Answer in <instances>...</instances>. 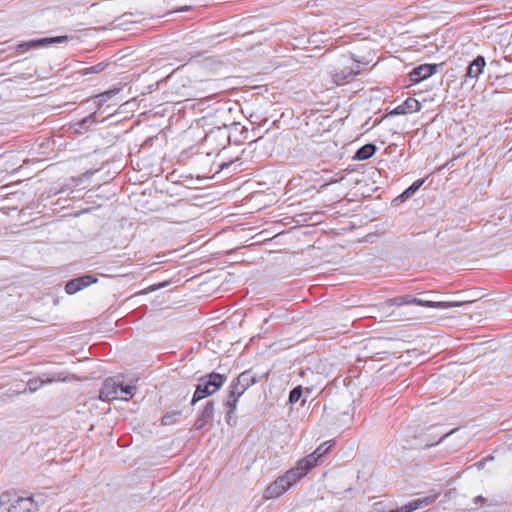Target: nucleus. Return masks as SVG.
I'll use <instances>...</instances> for the list:
<instances>
[{
    "instance_id": "6e6552de",
    "label": "nucleus",
    "mask_w": 512,
    "mask_h": 512,
    "mask_svg": "<svg viewBox=\"0 0 512 512\" xmlns=\"http://www.w3.org/2000/svg\"><path fill=\"white\" fill-rule=\"evenodd\" d=\"M96 281L97 279L94 276L85 275L67 282V284L65 285V291L68 294L73 295L78 291L82 290L83 288L95 283Z\"/></svg>"
},
{
    "instance_id": "c85d7f7f",
    "label": "nucleus",
    "mask_w": 512,
    "mask_h": 512,
    "mask_svg": "<svg viewBox=\"0 0 512 512\" xmlns=\"http://www.w3.org/2000/svg\"><path fill=\"white\" fill-rule=\"evenodd\" d=\"M413 194L409 191V189L407 188L402 194H401V198H409L411 197Z\"/></svg>"
},
{
    "instance_id": "5701e85b",
    "label": "nucleus",
    "mask_w": 512,
    "mask_h": 512,
    "mask_svg": "<svg viewBox=\"0 0 512 512\" xmlns=\"http://www.w3.org/2000/svg\"><path fill=\"white\" fill-rule=\"evenodd\" d=\"M302 388L300 386L294 388L289 394V402L294 404L299 401L302 396Z\"/></svg>"
},
{
    "instance_id": "f257e3e1",
    "label": "nucleus",
    "mask_w": 512,
    "mask_h": 512,
    "mask_svg": "<svg viewBox=\"0 0 512 512\" xmlns=\"http://www.w3.org/2000/svg\"><path fill=\"white\" fill-rule=\"evenodd\" d=\"M312 461L311 457L306 460H299L295 467L279 476L265 489L263 498L274 499L283 495L309 472V465L311 466Z\"/></svg>"
},
{
    "instance_id": "6ab92c4d",
    "label": "nucleus",
    "mask_w": 512,
    "mask_h": 512,
    "mask_svg": "<svg viewBox=\"0 0 512 512\" xmlns=\"http://www.w3.org/2000/svg\"><path fill=\"white\" fill-rule=\"evenodd\" d=\"M120 89L114 88L110 89L108 91H105L101 94H98L94 98V102L98 108L104 105L109 99H111L113 96L117 95L119 93Z\"/></svg>"
},
{
    "instance_id": "c756f323",
    "label": "nucleus",
    "mask_w": 512,
    "mask_h": 512,
    "mask_svg": "<svg viewBox=\"0 0 512 512\" xmlns=\"http://www.w3.org/2000/svg\"><path fill=\"white\" fill-rule=\"evenodd\" d=\"M484 499L482 496H477L475 499H474V502L477 504L478 502H482Z\"/></svg>"
},
{
    "instance_id": "2eb2a0df",
    "label": "nucleus",
    "mask_w": 512,
    "mask_h": 512,
    "mask_svg": "<svg viewBox=\"0 0 512 512\" xmlns=\"http://www.w3.org/2000/svg\"><path fill=\"white\" fill-rule=\"evenodd\" d=\"M238 400V398L231 397V395L228 394L227 399L224 402V406L226 409V422L228 425H233L232 422L234 420Z\"/></svg>"
},
{
    "instance_id": "a878e982",
    "label": "nucleus",
    "mask_w": 512,
    "mask_h": 512,
    "mask_svg": "<svg viewBox=\"0 0 512 512\" xmlns=\"http://www.w3.org/2000/svg\"><path fill=\"white\" fill-rule=\"evenodd\" d=\"M424 183V179L415 181L411 186L408 187L409 191L414 194Z\"/></svg>"
},
{
    "instance_id": "ddd939ff",
    "label": "nucleus",
    "mask_w": 512,
    "mask_h": 512,
    "mask_svg": "<svg viewBox=\"0 0 512 512\" xmlns=\"http://www.w3.org/2000/svg\"><path fill=\"white\" fill-rule=\"evenodd\" d=\"M118 390V384L115 381L108 379L104 382L100 390V399L103 401L120 399Z\"/></svg>"
},
{
    "instance_id": "1a4fd4ad",
    "label": "nucleus",
    "mask_w": 512,
    "mask_h": 512,
    "mask_svg": "<svg viewBox=\"0 0 512 512\" xmlns=\"http://www.w3.org/2000/svg\"><path fill=\"white\" fill-rule=\"evenodd\" d=\"M413 301H415V304L420 306H426L431 308H438V309H448L453 307H460L465 303H468V301H432L427 300L423 298H413Z\"/></svg>"
},
{
    "instance_id": "39448f33",
    "label": "nucleus",
    "mask_w": 512,
    "mask_h": 512,
    "mask_svg": "<svg viewBox=\"0 0 512 512\" xmlns=\"http://www.w3.org/2000/svg\"><path fill=\"white\" fill-rule=\"evenodd\" d=\"M68 41V36H57V37H46L41 39L30 40L28 42H24L18 44L16 46V50L25 52L29 49H37L40 47H46L48 45L63 43Z\"/></svg>"
},
{
    "instance_id": "393cba45",
    "label": "nucleus",
    "mask_w": 512,
    "mask_h": 512,
    "mask_svg": "<svg viewBox=\"0 0 512 512\" xmlns=\"http://www.w3.org/2000/svg\"><path fill=\"white\" fill-rule=\"evenodd\" d=\"M413 298L414 297H401L393 300V303L396 305L415 304Z\"/></svg>"
},
{
    "instance_id": "9d476101",
    "label": "nucleus",
    "mask_w": 512,
    "mask_h": 512,
    "mask_svg": "<svg viewBox=\"0 0 512 512\" xmlns=\"http://www.w3.org/2000/svg\"><path fill=\"white\" fill-rule=\"evenodd\" d=\"M435 499L436 495L418 498L398 507L397 509L393 510V512H412L427 507L428 505L432 504Z\"/></svg>"
},
{
    "instance_id": "cd10ccee",
    "label": "nucleus",
    "mask_w": 512,
    "mask_h": 512,
    "mask_svg": "<svg viewBox=\"0 0 512 512\" xmlns=\"http://www.w3.org/2000/svg\"><path fill=\"white\" fill-rule=\"evenodd\" d=\"M413 194L409 191V189L407 188L402 194H401V198H409L411 197Z\"/></svg>"
},
{
    "instance_id": "a211bd4d",
    "label": "nucleus",
    "mask_w": 512,
    "mask_h": 512,
    "mask_svg": "<svg viewBox=\"0 0 512 512\" xmlns=\"http://www.w3.org/2000/svg\"><path fill=\"white\" fill-rule=\"evenodd\" d=\"M236 381L240 386L247 390L250 386L256 383V378L250 371H245L236 378Z\"/></svg>"
},
{
    "instance_id": "412c9836",
    "label": "nucleus",
    "mask_w": 512,
    "mask_h": 512,
    "mask_svg": "<svg viewBox=\"0 0 512 512\" xmlns=\"http://www.w3.org/2000/svg\"><path fill=\"white\" fill-rule=\"evenodd\" d=\"M246 390L240 386V384H238V382L235 380L232 382L231 386H230V391H229V394L231 395V397H236V398H240L244 392Z\"/></svg>"
},
{
    "instance_id": "b1692460",
    "label": "nucleus",
    "mask_w": 512,
    "mask_h": 512,
    "mask_svg": "<svg viewBox=\"0 0 512 512\" xmlns=\"http://www.w3.org/2000/svg\"><path fill=\"white\" fill-rule=\"evenodd\" d=\"M177 416H179V412H174L172 414L164 415L162 417V424L163 425H170V424H172Z\"/></svg>"
},
{
    "instance_id": "9b49d317",
    "label": "nucleus",
    "mask_w": 512,
    "mask_h": 512,
    "mask_svg": "<svg viewBox=\"0 0 512 512\" xmlns=\"http://www.w3.org/2000/svg\"><path fill=\"white\" fill-rule=\"evenodd\" d=\"M421 109L420 102L412 97L407 98L402 104L395 107L390 114L391 115H403L418 112Z\"/></svg>"
},
{
    "instance_id": "f8f14e48",
    "label": "nucleus",
    "mask_w": 512,
    "mask_h": 512,
    "mask_svg": "<svg viewBox=\"0 0 512 512\" xmlns=\"http://www.w3.org/2000/svg\"><path fill=\"white\" fill-rule=\"evenodd\" d=\"M214 417V403L209 401L206 403L204 409L201 411L200 415L194 422V429L201 430L204 428L209 422L212 421Z\"/></svg>"
},
{
    "instance_id": "bb28decb",
    "label": "nucleus",
    "mask_w": 512,
    "mask_h": 512,
    "mask_svg": "<svg viewBox=\"0 0 512 512\" xmlns=\"http://www.w3.org/2000/svg\"><path fill=\"white\" fill-rule=\"evenodd\" d=\"M4 503H5V495H1L0 496V512H5Z\"/></svg>"
},
{
    "instance_id": "4468645a",
    "label": "nucleus",
    "mask_w": 512,
    "mask_h": 512,
    "mask_svg": "<svg viewBox=\"0 0 512 512\" xmlns=\"http://www.w3.org/2000/svg\"><path fill=\"white\" fill-rule=\"evenodd\" d=\"M485 67V59L482 56L476 57V59L468 66L466 76L469 78H478Z\"/></svg>"
},
{
    "instance_id": "dca6fc26",
    "label": "nucleus",
    "mask_w": 512,
    "mask_h": 512,
    "mask_svg": "<svg viewBox=\"0 0 512 512\" xmlns=\"http://www.w3.org/2000/svg\"><path fill=\"white\" fill-rule=\"evenodd\" d=\"M331 447V444L329 442H325L321 444L313 453L309 454L308 456L302 458L301 460L312 458V464L309 465V471L316 466L317 460L322 457Z\"/></svg>"
},
{
    "instance_id": "0eeeda50",
    "label": "nucleus",
    "mask_w": 512,
    "mask_h": 512,
    "mask_svg": "<svg viewBox=\"0 0 512 512\" xmlns=\"http://www.w3.org/2000/svg\"><path fill=\"white\" fill-rule=\"evenodd\" d=\"M437 70V65L432 64H422L416 68H414L410 74V82L412 84L418 83L422 80L427 79L432 76Z\"/></svg>"
},
{
    "instance_id": "f3484780",
    "label": "nucleus",
    "mask_w": 512,
    "mask_h": 512,
    "mask_svg": "<svg viewBox=\"0 0 512 512\" xmlns=\"http://www.w3.org/2000/svg\"><path fill=\"white\" fill-rule=\"evenodd\" d=\"M376 152V147L374 144H365L360 149L357 150L355 154V159L357 160H367L371 158Z\"/></svg>"
},
{
    "instance_id": "aec40b11",
    "label": "nucleus",
    "mask_w": 512,
    "mask_h": 512,
    "mask_svg": "<svg viewBox=\"0 0 512 512\" xmlns=\"http://www.w3.org/2000/svg\"><path fill=\"white\" fill-rule=\"evenodd\" d=\"M118 391L121 394L120 399L124 401H128L130 398L133 397L135 391H136V385H123L118 384Z\"/></svg>"
},
{
    "instance_id": "7ed1b4c3",
    "label": "nucleus",
    "mask_w": 512,
    "mask_h": 512,
    "mask_svg": "<svg viewBox=\"0 0 512 512\" xmlns=\"http://www.w3.org/2000/svg\"><path fill=\"white\" fill-rule=\"evenodd\" d=\"M225 381V377L219 373H211L197 386L192 398V404L215 393Z\"/></svg>"
},
{
    "instance_id": "20e7f679",
    "label": "nucleus",
    "mask_w": 512,
    "mask_h": 512,
    "mask_svg": "<svg viewBox=\"0 0 512 512\" xmlns=\"http://www.w3.org/2000/svg\"><path fill=\"white\" fill-rule=\"evenodd\" d=\"M68 380L69 377L64 372L43 373L39 377L30 379L27 386L30 392H35L45 384Z\"/></svg>"
},
{
    "instance_id": "f03ea898",
    "label": "nucleus",
    "mask_w": 512,
    "mask_h": 512,
    "mask_svg": "<svg viewBox=\"0 0 512 512\" xmlns=\"http://www.w3.org/2000/svg\"><path fill=\"white\" fill-rule=\"evenodd\" d=\"M361 73L359 62L351 56H343L331 72L333 82L336 85H343L346 81Z\"/></svg>"
},
{
    "instance_id": "423d86ee",
    "label": "nucleus",
    "mask_w": 512,
    "mask_h": 512,
    "mask_svg": "<svg viewBox=\"0 0 512 512\" xmlns=\"http://www.w3.org/2000/svg\"><path fill=\"white\" fill-rule=\"evenodd\" d=\"M7 495H5V512H33L36 509L31 497H19L10 506L7 505Z\"/></svg>"
},
{
    "instance_id": "4be33fe9",
    "label": "nucleus",
    "mask_w": 512,
    "mask_h": 512,
    "mask_svg": "<svg viewBox=\"0 0 512 512\" xmlns=\"http://www.w3.org/2000/svg\"><path fill=\"white\" fill-rule=\"evenodd\" d=\"M105 68H106L105 63H98L94 66L83 69L81 71V73H82V75L97 74V73L103 72L105 70Z\"/></svg>"
}]
</instances>
